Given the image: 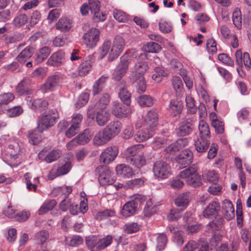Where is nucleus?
I'll return each instance as SVG.
<instances>
[{
	"mask_svg": "<svg viewBox=\"0 0 251 251\" xmlns=\"http://www.w3.org/2000/svg\"><path fill=\"white\" fill-rule=\"evenodd\" d=\"M27 21V17L25 14H19L14 19L13 24L16 26L20 27L24 25Z\"/></svg>",
	"mask_w": 251,
	"mask_h": 251,
	"instance_id": "57",
	"label": "nucleus"
},
{
	"mask_svg": "<svg viewBox=\"0 0 251 251\" xmlns=\"http://www.w3.org/2000/svg\"><path fill=\"white\" fill-rule=\"evenodd\" d=\"M57 118V114L52 111L40 116L37 121V129L40 133L53 126Z\"/></svg>",
	"mask_w": 251,
	"mask_h": 251,
	"instance_id": "4",
	"label": "nucleus"
},
{
	"mask_svg": "<svg viewBox=\"0 0 251 251\" xmlns=\"http://www.w3.org/2000/svg\"><path fill=\"white\" fill-rule=\"evenodd\" d=\"M117 174L121 177L129 178L134 175V172L131 167L125 164H120L116 168Z\"/></svg>",
	"mask_w": 251,
	"mask_h": 251,
	"instance_id": "24",
	"label": "nucleus"
},
{
	"mask_svg": "<svg viewBox=\"0 0 251 251\" xmlns=\"http://www.w3.org/2000/svg\"><path fill=\"white\" fill-rule=\"evenodd\" d=\"M125 46V42L123 38L120 35L116 36L108 54V61L112 62L117 58L120 53L123 51Z\"/></svg>",
	"mask_w": 251,
	"mask_h": 251,
	"instance_id": "5",
	"label": "nucleus"
},
{
	"mask_svg": "<svg viewBox=\"0 0 251 251\" xmlns=\"http://www.w3.org/2000/svg\"><path fill=\"white\" fill-rule=\"evenodd\" d=\"M111 42L110 40H105L103 43L102 46L99 48L100 58L102 59L109 51L111 49Z\"/></svg>",
	"mask_w": 251,
	"mask_h": 251,
	"instance_id": "49",
	"label": "nucleus"
},
{
	"mask_svg": "<svg viewBox=\"0 0 251 251\" xmlns=\"http://www.w3.org/2000/svg\"><path fill=\"white\" fill-rule=\"evenodd\" d=\"M110 101V96L107 93L103 94L95 105V109L103 108L106 109V107L108 105Z\"/></svg>",
	"mask_w": 251,
	"mask_h": 251,
	"instance_id": "47",
	"label": "nucleus"
},
{
	"mask_svg": "<svg viewBox=\"0 0 251 251\" xmlns=\"http://www.w3.org/2000/svg\"><path fill=\"white\" fill-rule=\"evenodd\" d=\"M232 21L234 25L238 28L242 27V15L240 10L236 9L232 14Z\"/></svg>",
	"mask_w": 251,
	"mask_h": 251,
	"instance_id": "50",
	"label": "nucleus"
},
{
	"mask_svg": "<svg viewBox=\"0 0 251 251\" xmlns=\"http://www.w3.org/2000/svg\"><path fill=\"white\" fill-rule=\"evenodd\" d=\"M158 115L154 109L149 111L144 118L141 126L136 125L138 127L142 129L134 135L135 140L138 142L146 140L152 137L155 132V128L157 124Z\"/></svg>",
	"mask_w": 251,
	"mask_h": 251,
	"instance_id": "1",
	"label": "nucleus"
},
{
	"mask_svg": "<svg viewBox=\"0 0 251 251\" xmlns=\"http://www.w3.org/2000/svg\"><path fill=\"white\" fill-rule=\"evenodd\" d=\"M115 212L114 210L106 209L98 212L96 215V218L98 220H102L108 217H113L115 216Z\"/></svg>",
	"mask_w": 251,
	"mask_h": 251,
	"instance_id": "53",
	"label": "nucleus"
},
{
	"mask_svg": "<svg viewBox=\"0 0 251 251\" xmlns=\"http://www.w3.org/2000/svg\"><path fill=\"white\" fill-rule=\"evenodd\" d=\"M86 244L92 251H99V239L95 237H88L86 239Z\"/></svg>",
	"mask_w": 251,
	"mask_h": 251,
	"instance_id": "46",
	"label": "nucleus"
},
{
	"mask_svg": "<svg viewBox=\"0 0 251 251\" xmlns=\"http://www.w3.org/2000/svg\"><path fill=\"white\" fill-rule=\"evenodd\" d=\"M121 129L122 124L118 121L111 122L104 128L111 139L118 135Z\"/></svg>",
	"mask_w": 251,
	"mask_h": 251,
	"instance_id": "23",
	"label": "nucleus"
},
{
	"mask_svg": "<svg viewBox=\"0 0 251 251\" xmlns=\"http://www.w3.org/2000/svg\"><path fill=\"white\" fill-rule=\"evenodd\" d=\"M142 49L146 52L156 53L161 50V47L158 44L151 42L144 45Z\"/></svg>",
	"mask_w": 251,
	"mask_h": 251,
	"instance_id": "42",
	"label": "nucleus"
},
{
	"mask_svg": "<svg viewBox=\"0 0 251 251\" xmlns=\"http://www.w3.org/2000/svg\"><path fill=\"white\" fill-rule=\"evenodd\" d=\"M100 31L96 28L89 29L83 36L84 44L90 49L94 48L100 40Z\"/></svg>",
	"mask_w": 251,
	"mask_h": 251,
	"instance_id": "6",
	"label": "nucleus"
},
{
	"mask_svg": "<svg viewBox=\"0 0 251 251\" xmlns=\"http://www.w3.org/2000/svg\"><path fill=\"white\" fill-rule=\"evenodd\" d=\"M128 106H124L117 101H113L111 106V112L117 118L127 117L131 113V110Z\"/></svg>",
	"mask_w": 251,
	"mask_h": 251,
	"instance_id": "7",
	"label": "nucleus"
},
{
	"mask_svg": "<svg viewBox=\"0 0 251 251\" xmlns=\"http://www.w3.org/2000/svg\"><path fill=\"white\" fill-rule=\"evenodd\" d=\"M96 172L99 174V180L103 185L111 184L113 180H111V171L106 166H99L96 168Z\"/></svg>",
	"mask_w": 251,
	"mask_h": 251,
	"instance_id": "16",
	"label": "nucleus"
},
{
	"mask_svg": "<svg viewBox=\"0 0 251 251\" xmlns=\"http://www.w3.org/2000/svg\"><path fill=\"white\" fill-rule=\"evenodd\" d=\"M94 59L93 56L90 55L85 61L79 65L77 68L78 73L80 76H84L89 73L92 67Z\"/></svg>",
	"mask_w": 251,
	"mask_h": 251,
	"instance_id": "21",
	"label": "nucleus"
},
{
	"mask_svg": "<svg viewBox=\"0 0 251 251\" xmlns=\"http://www.w3.org/2000/svg\"><path fill=\"white\" fill-rule=\"evenodd\" d=\"M108 78V75H103L95 82L92 90L93 95H98L102 91Z\"/></svg>",
	"mask_w": 251,
	"mask_h": 251,
	"instance_id": "26",
	"label": "nucleus"
},
{
	"mask_svg": "<svg viewBox=\"0 0 251 251\" xmlns=\"http://www.w3.org/2000/svg\"><path fill=\"white\" fill-rule=\"evenodd\" d=\"M212 126L214 128L217 133L222 134L224 132V124L223 122L219 120H212Z\"/></svg>",
	"mask_w": 251,
	"mask_h": 251,
	"instance_id": "60",
	"label": "nucleus"
},
{
	"mask_svg": "<svg viewBox=\"0 0 251 251\" xmlns=\"http://www.w3.org/2000/svg\"><path fill=\"white\" fill-rule=\"evenodd\" d=\"M210 145L209 141L206 138L200 137L195 141V146L196 151L200 153L206 151Z\"/></svg>",
	"mask_w": 251,
	"mask_h": 251,
	"instance_id": "34",
	"label": "nucleus"
},
{
	"mask_svg": "<svg viewBox=\"0 0 251 251\" xmlns=\"http://www.w3.org/2000/svg\"><path fill=\"white\" fill-rule=\"evenodd\" d=\"M146 200V197L145 196L141 194H136L131 197V200L130 201L131 202L134 204L137 209L138 206L143 204Z\"/></svg>",
	"mask_w": 251,
	"mask_h": 251,
	"instance_id": "55",
	"label": "nucleus"
},
{
	"mask_svg": "<svg viewBox=\"0 0 251 251\" xmlns=\"http://www.w3.org/2000/svg\"><path fill=\"white\" fill-rule=\"evenodd\" d=\"M155 211L156 207L153 205L152 201L151 199L149 200L146 203L143 211L145 216L150 217L155 212Z\"/></svg>",
	"mask_w": 251,
	"mask_h": 251,
	"instance_id": "51",
	"label": "nucleus"
},
{
	"mask_svg": "<svg viewBox=\"0 0 251 251\" xmlns=\"http://www.w3.org/2000/svg\"><path fill=\"white\" fill-rule=\"evenodd\" d=\"M116 89L121 100L126 105H129L130 103L131 94L127 90L126 82L124 80L120 81Z\"/></svg>",
	"mask_w": 251,
	"mask_h": 251,
	"instance_id": "17",
	"label": "nucleus"
},
{
	"mask_svg": "<svg viewBox=\"0 0 251 251\" xmlns=\"http://www.w3.org/2000/svg\"><path fill=\"white\" fill-rule=\"evenodd\" d=\"M193 153L188 149L182 151L177 157L178 163L180 167L185 168L189 165L192 162Z\"/></svg>",
	"mask_w": 251,
	"mask_h": 251,
	"instance_id": "19",
	"label": "nucleus"
},
{
	"mask_svg": "<svg viewBox=\"0 0 251 251\" xmlns=\"http://www.w3.org/2000/svg\"><path fill=\"white\" fill-rule=\"evenodd\" d=\"M14 99V96L12 93H8L0 95V104H7Z\"/></svg>",
	"mask_w": 251,
	"mask_h": 251,
	"instance_id": "62",
	"label": "nucleus"
},
{
	"mask_svg": "<svg viewBox=\"0 0 251 251\" xmlns=\"http://www.w3.org/2000/svg\"><path fill=\"white\" fill-rule=\"evenodd\" d=\"M134 204L129 201L126 203L121 210V214L125 217H127L134 214L137 210Z\"/></svg>",
	"mask_w": 251,
	"mask_h": 251,
	"instance_id": "35",
	"label": "nucleus"
},
{
	"mask_svg": "<svg viewBox=\"0 0 251 251\" xmlns=\"http://www.w3.org/2000/svg\"><path fill=\"white\" fill-rule=\"evenodd\" d=\"M202 176L204 181L215 183L218 180V174L213 170L205 171Z\"/></svg>",
	"mask_w": 251,
	"mask_h": 251,
	"instance_id": "43",
	"label": "nucleus"
},
{
	"mask_svg": "<svg viewBox=\"0 0 251 251\" xmlns=\"http://www.w3.org/2000/svg\"><path fill=\"white\" fill-rule=\"evenodd\" d=\"M235 56L236 63L240 67H242L243 63H244V65L247 70H249L250 69L251 60L249 54L248 52H245L243 55L241 50H239L236 51Z\"/></svg>",
	"mask_w": 251,
	"mask_h": 251,
	"instance_id": "20",
	"label": "nucleus"
},
{
	"mask_svg": "<svg viewBox=\"0 0 251 251\" xmlns=\"http://www.w3.org/2000/svg\"><path fill=\"white\" fill-rule=\"evenodd\" d=\"M144 181L142 178H135L128 180L124 186L125 189H136L142 186Z\"/></svg>",
	"mask_w": 251,
	"mask_h": 251,
	"instance_id": "44",
	"label": "nucleus"
},
{
	"mask_svg": "<svg viewBox=\"0 0 251 251\" xmlns=\"http://www.w3.org/2000/svg\"><path fill=\"white\" fill-rule=\"evenodd\" d=\"M219 61H221L224 64L233 67L234 66V61L226 53L220 54L218 56Z\"/></svg>",
	"mask_w": 251,
	"mask_h": 251,
	"instance_id": "61",
	"label": "nucleus"
},
{
	"mask_svg": "<svg viewBox=\"0 0 251 251\" xmlns=\"http://www.w3.org/2000/svg\"><path fill=\"white\" fill-rule=\"evenodd\" d=\"M190 195V192L183 193L179 195L175 199V204L178 207H182L183 208H186L189 203Z\"/></svg>",
	"mask_w": 251,
	"mask_h": 251,
	"instance_id": "33",
	"label": "nucleus"
},
{
	"mask_svg": "<svg viewBox=\"0 0 251 251\" xmlns=\"http://www.w3.org/2000/svg\"><path fill=\"white\" fill-rule=\"evenodd\" d=\"M143 148L142 144L135 145L128 148L124 152V158L126 163L138 169L145 165L146 160L145 157L137 154Z\"/></svg>",
	"mask_w": 251,
	"mask_h": 251,
	"instance_id": "2",
	"label": "nucleus"
},
{
	"mask_svg": "<svg viewBox=\"0 0 251 251\" xmlns=\"http://www.w3.org/2000/svg\"><path fill=\"white\" fill-rule=\"evenodd\" d=\"M38 130H29L27 132L29 142L32 145L38 144L41 141V135Z\"/></svg>",
	"mask_w": 251,
	"mask_h": 251,
	"instance_id": "40",
	"label": "nucleus"
},
{
	"mask_svg": "<svg viewBox=\"0 0 251 251\" xmlns=\"http://www.w3.org/2000/svg\"><path fill=\"white\" fill-rule=\"evenodd\" d=\"M25 100L29 108L37 112H41L45 110L49 105L48 101L43 99H33L28 96L26 97Z\"/></svg>",
	"mask_w": 251,
	"mask_h": 251,
	"instance_id": "10",
	"label": "nucleus"
},
{
	"mask_svg": "<svg viewBox=\"0 0 251 251\" xmlns=\"http://www.w3.org/2000/svg\"><path fill=\"white\" fill-rule=\"evenodd\" d=\"M74 159V156L72 153L68 152L64 155V175L67 174L72 168L71 163Z\"/></svg>",
	"mask_w": 251,
	"mask_h": 251,
	"instance_id": "45",
	"label": "nucleus"
},
{
	"mask_svg": "<svg viewBox=\"0 0 251 251\" xmlns=\"http://www.w3.org/2000/svg\"><path fill=\"white\" fill-rule=\"evenodd\" d=\"M132 83H136L135 85L137 92L139 93H144L146 89V83L144 77L137 78L135 81H131Z\"/></svg>",
	"mask_w": 251,
	"mask_h": 251,
	"instance_id": "52",
	"label": "nucleus"
},
{
	"mask_svg": "<svg viewBox=\"0 0 251 251\" xmlns=\"http://www.w3.org/2000/svg\"><path fill=\"white\" fill-rule=\"evenodd\" d=\"M128 67L127 59L124 56L121 57L120 62L115 69L113 73V79L116 80H120L126 74Z\"/></svg>",
	"mask_w": 251,
	"mask_h": 251,
	"instance_id": "15",
	"label": "nucleus"
},
{
	"mask_svg": "<svg viewBox=\"0 0 251 251\" xmlns=\"http://www.w3.org/2000/svg\"><path fill=\"white\" fill-rule=\"evenodd\" d=\"M88 117L95 119L97 124L100 126H104L110 119V114L106 109L103 108L95 109L94 114L88 113Z\"/></svg>",
	"mask_w": 251,
	"mask_h": 251,
	"instance_id": "8",
	"label": "nucleus"
},
{
	"mask_svg": "<svg viewBox=\"0 0 251 251\" xmlns=\"http://www.w3.org/2000/svg\"><path fill=\"white\" fill-rule=\"evenodd\" d=\"M56 204L54 200H49L45 201L38 210L39 215L44 214L51 210Z\"/></svg>",
	"mask_w": 251,
	"mask_h": 251,
	"instance_id": "39",
	"label": "nucleus"
},
{
	"mask_svg": "<svg viewBox=\"0 0 251 251\" xmlns=\"http://www.w3.org/2000/svg\"><path fill=\"white\" fill-rule=\"evenodd\" d=\"M208 243L202 240L198 242L191 240L187 243L183 248V251H209Z\"/></svg>",
	"mask_w": 251,
	"mask_h": 251,
	"instance_id": "14",
	"label": "nucleus"
},
{
	"mask_svg": "<svg viewBox=\"0 0 251 251\" xmlns=\"http://www.w3.org/2000/svg\"><path fill=\"white\" fill-rule=\"evenodd\" d=\"M139 225L137 223H127L125 225L124 229L127 233H132L138 231L139 229Z\"/></svg>",
	"mask_w": 251,
	"mask_h": 251,
	"instance_id": "59",
	"label": "nucleus"
},
{
	"mask_svg": "<svg viewBox=\"0 0 251 251\" xmlns=\"http://www.w3.org/2000/svg\"><path fill=\"white\" fill-rule=\"evenodd\" d=\"M30 83V80L28 78H24L18 84L16 91L20 95H27L29 93L28 85Z\"/></svg>",
	"mask_w": 251,
	"mask_h": 251,
	"instance_id": "36",
	"label": "nucleus"
},
{
	"mask_svg": "<svg viewBox=\"0 0 251 251\" xmlns=\"http://www.w3.org/2000/svg\"><path fill=\"white\" fill-rule=\"evenodd\" d=\"M222 213L227 220H230L234 217V209L231 202L228 200H225L222 206Z\"/></svg>",
	"mask_w": 251,
	"mask_h": 251,
	"instance_id": "27",
	"label": "nucleus"
},
{
	"mask_svg": "<svg viewBox=\"0 0 251 251\" xmlns=\"http://www.w3.org/2000/svg\"><path fill=\"white\" fill-rule=\"evenodd\" d=\"M173 87L176 92L181 91L183 88V84L181 78L179 76H175L172 79Z\"/></svg>",
	"mask_w": 251,
	"mask_h": 251,
	"instance_id": "64",
	"label": "nucleus"
},
{
	"mask_svg": "<svg viewBox=\"0 0 251 251\" xmlns=\"http://www.w3.org/2000/svg\"><path fill=\"white\" fill-rule=\"evenodd\" d=\"M112 139L103 129L102 131L98 132L94 137L93 143L96 146H100L107 143Z\"/></svg>",
	"mask_w": 251,
	"mask_h": 251,
	"instance_id": "29",
	"label": "nucleus"
},
{
	"mask_svg": "<svg viewBox=\"0 0 251 251\" xmlns=\"http://www.w3.org/2000/svg\"><path fill=\"white\" fill-rule=\"evenodd\" d=\"M199 129L200 133V137H210V130L208 125L203 120H201L199 123Z\"/></svg>",
	"mask_w": 251,
	"mask_h": 251,
	"instance_id": "41",
	"label": "nucleus"
},
{
	"mask_svg": "<svg viewBox=\"0 0 251 251\" xmlns=\"http://www.w3.org/2000/svg\"><path fill=\"white\" fill-rule=\"evenodd\" d=\"M89 94L88 93H82L78 98V100L75 103V107L79 109L86 104L88 101Z\"/></svg>",
	"mask_w": 251,
	"mask_h": 251,
	"instance_id": "56",
	"label": "nucleus"
},
{
	"mask_svg": "<svg viewBox=\"0 0 251 251\" xmlns=\"http://www.w3.org/2000/svg\"><path fill=\"white\" fill-rule=\"evenodd\" d=\"M193 129V124L191 122L184 121L180 123L177 134L180 136H186L190 134Z\"/></svg>",
	"mask_w": 251,
	"mask_h": 251,
	"instance_id": "28",
	"label": "nucleus"
},
{
	"mask_svg": "<svg viewBox=\"0 0 251 251\" xmlns=\"http://www.w3.org/2000/svg\"><path fill=\"white\" fill-rule=\"evenodd\" d=\"M220 208V203L218 202L213 201L208 204L206 209L204 211L203 215L205 217L212 218L218 214Z\"/></svg>",
	"mask_w": 251,
	"mask_h": 251,
	"instance_id": "25",
	"label": "nucleus"
},
{
	"mask_svg": "<svg viewBox=\"0 0 251 251\" xmlns=\"http://www.w3.org/2000/svg\"><path fill=\"white\" fill-rule=\"evenodd\" d=\"M63 52L60 50L52 54L49 58L47 63L49 65L58 66L62 62Z\"/></svg>",
	"mask_w": 251,
	"mask_h": 251,
	"instance_id": "32",
	"label": "nucleus"
},
{
	"mask_svg": "<svg viewBox=\"0 0 251 251\" xmlns=\"http://www.w3.org/2000/svg\"><path fill=\"white\" fill-rule=\"evenodd\" d=\"M185 102L188 112L191 114H195L196 112L197 109L195 107L194 99L190 95L186 96Z\"/></svg>",
	"mask_w": 251,
	"mask_h": 251,
	"instance_id": "54",
	"label": "nucleus"
},
{
	"mask_svg": "<svg viewBox=\"0 0 251 251\" xmlns=\"http://www.w3.org/2000/svg\"><path fill=\"white\" fill-rule=\"evenodd\" d=\"M113 240L111 235H107L101 239H99V246L98 247L100 251L103 250L109 246Z\"/></svg>",
	"mask_w": 251,
	"mask_h": 251,
	"instance_id": "58",
	"label": "nucleus"
},
{
	"mask_svg": "<svg viewBox=\"0 0 251 251\" xmlns=\"http://www.w3.org/2000/svg\"><path fill=\"white\" fill-rule=\"evenodd\" d=\"M183 107L181 101L177 100H171L169 105V111L171 115L175 117L179 114L182 111Z\"/></svg>",
	"mask_w": 251,
	"mask_h": 251,
	"instance_id": "31",
	"label": "nucleus"
},
{
	"mask_svg": "<svg viewBox=\"0 0 251 251\" xmlns=\"http://www.w3.org/2000/svg\"><path fill=\"white\" fill-rule=\"evenodd\" d=\"M34 52V47L27 46L19 53L17 57V59L21 63H25L32 56Z\"/></svg>",
	"mask_w": 251,
	"mask_h": 251,
	"instance_id": "30",
	"label": "nucleus"
},
{
	"mask_svg": "<svg viewBox=\"0 0 251 251\" xmlns=\"http://www.w3.org/2000/svg\"><path fill=\"white\" fill-rule=\"evenodd\" d=\"M178 176L185 179L187 184L193 187H199L202 184L201 177L198 174L197 168L195 165L180 172Z\"/></svg>",
	"mask_w": 251,
	"mask_h": 251,
	"instance_id": "3",
	"label": "nucleus"
},
{
	"mask_svg": "<svg viewBox=\"0 0 251 251\" xmlns=\"http://www.w3.org/2000/svg\"><path fill=\"white\" fill-rule=\"evenodd\" d=\"M45 151L43 150L39 154V159L44 160L47 163H51L57 160L61 154V151L58 150H53L47 154H45Z\"/></svg>",
	"mask_w": 251,
	"mask_h": 251,
	"instance_id": "22",
	"label": "nucleus"
},
{
	"mask_svg": "<svg viewBox=\"0 0 251 251\" xmlns=\"http://www.w3.org/2000/svg\"><path fill=\"white\" fill-rule=\"evenodd\" d=\"M138 102L142 106H151L153 104V100L149 95H141L138 97Z\"/></svg>",
	"mask_w": 251,
	"mask_h": 251,
	"instance_id": "48",
	"label": "nucleus"
},
{
	"mask_svg": "<svg viewBox=\"0 0 251 251\" xmlns=\"http://www.w3.org/2000/svg\"><path fill=\"white\" fill-rule=\"evenodd\" d=\"M148 69V65L145 62L139 61L133 69L130 76L131 81L136 80L137 78L144 77V74Z\"/></svg>",
	"mask_w": 251,
	"mask_h": 251,
	"instance_id": "18",
	"label": "nucleus"
},
{
	"mask_svg": "<svg viewBox=\"0 0 251 251\" xmlns=\"http://www.w3.org/2000/svg\"><path fill=\"white\" fill-rule=\"evenodd\" d=\"M222 224L223 219L222 218H218L210 223L208 225V226L210 227L213 231H218L221 228Z\"/></svg>",
	"mask_w": 251,
	"mask_h": 251,
	"instance_id": "63",
	"label": "nucleus"
},
{
	"mask_svg": "<svg viewBox=\"0 0 251 251\" xmlns=\"http://www.w3.org/2000/svg\"><path fill=\"white\" fill-rule=\"evenodd\" d=\"M72 192V188L70 186H66L64 189V211L67 208V206L70 207V211L72 215H76L78 213L79 207L77 204L72 203V198L70 197V195Z\"/></svg>",
	"mask_w": 251,
	"mask_h": 251,
	"instance_id": "13",
	"label": "nucleus"
},
{
	"mask_svg": "<svg viewBox=\"0 0 251 251\" xmlns=\"http://www.w3.org/2000/svg\"><path fill=\"white\" fill-rule=\"evenodd\" d=\"M92 133L89 129H85L83 132L75 137L79 145H84L87 143L91 139Z\"/></svg>",
	"mask_w": 251,
	"mask_h": 251,
	"instance_id": "37",
	"label": "nucleus"
},
{
	"mask_svg": "<svg viewBox=\"0 0 251 251\" xmlns=\"http://www.w3.org/2000/svg\"><path fill=\"white\" fill-rule=\"evenodd\" d=\"M61 81V76L55 74L48 77L45 82L41 86V90L44 93L53 91Z\"/></svg>",
	"mask_w": 251,
	"mask_h": 251,
	"instance_id": "11",
	"label": "nucleus"
},
{
	"mask_svg": "<svg viewBox=\"0 0 251 251\" xmlns=\"http://www.w3.org/2000/svg\"><path fill=\"white\" fill-rule=\"evenodd\" d=\"M51 52V49L47 46H44L38 50L37 53L36 61L38 62H43Z\"/></svg>",
	"mask_w": 251,
	"mask_h": 251,
	"instance_id": "38",
	"label": "nucleus"
},
{
	"mask_svg": "<svg viewBox=\"0 0 251 251\" xmlns=\"http://www.w3.org/2000/svg\"><path fill=\"white\" fill-rule=\"evenodd\" d=\"M153 171L155 176L158 178H165L167 177L171 173L170 166L165 162L158 161L154 163Z\"/></svg>",
	"mask_w": 251,
	"mask_h": 251,
	"instance_id": "9",
	"label": "nucleus"
},
{
	"mask_svg": "<svg viewBox=\"0 0 251 251\" xmlns=\"http://www.w3.org/2000/svg\"><path fill=\"white\" fill-rule=\"evenodd\" d=\"M118 148L116 146L106 148L100 155V161L104 164H109L114 161L118 154Z\"/></svg>",
	"mask_w": 251,
	"mask_h": 251,
	"instance_id": "12",
	"label": "nucleus"
}]
</instances>
